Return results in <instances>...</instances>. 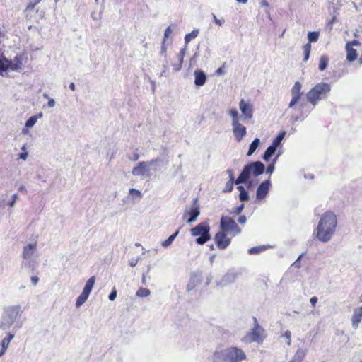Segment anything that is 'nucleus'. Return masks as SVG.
Here are the masks:
<instances>
[{"mask_svg": "<svg viewBox=\"0 0 362 362\" xmlns=\"http://www.w3.org/2000/svg\"><path fill=\"white\" fill-rule=\"evenodd\" d=\"M242 231L241 228L230 216H223L220 219V230L214 235V241L218 249L225 250L231 243L232 238Z\"/></svg>", "mask_w": 362, "mask_h": 362, "instance_id": "obj_1", "label": "nucleus"}, {"mask_svg": "<svg viewBox=\"0 0 362 362\" xmlns=\"http://www.w3.org/2000/svg\"><path fill=\"white\" fill-rule=\"evenodd\" d=\"M337 226V218L332 211L323 213L320 218L317 228L316 238L321 242H328L334 235Z\"/></svg>", "mask_w": 362, "mask_h": 362, "instance_id": "obj_2", "label": "nucleus"}, {"mask_svg": "<svg viewBox=\"0 0 362 362\" xmlns=\"http://www.w3.org/2000/svg\"><path fill=\"white\" fill-rule=\"evenodd\" d=\"M264 170L265 166L262 162H252L243 168V170L235 182L238 185L244 183L250 178L252 174L257 177L262 174Z\"/></svg>", "mask_w": 362, "mask_h": 362, "instance_id": "obj_3", "label": "nucleus"}, {"mask_svg": "<svg viewBox=\"0 0 362 362\" xmlns=\"http://www.w3.org/2000/svg\"><path fill=\"white\" fill-rule=\"evenodd\" d=\"M331 90L330 85L327 83H319L307 93L308 100L313 105L325 98Z\"/></svg>", "mask_w": 362, "mask_h": 362, "instance_id": "obj_4", "label": "nucleus"}, {"mask_svg": "<svg viewBox=\"0 0 362 362\" xmlns=\"http://www.w3.org/2000/svg\"><path fill=\"white\" fill-rule=\"evenodd\" d=\"M216 356H221L223 362H241L246 359V354L241 349L231 346L221 352L215 353Z\"/></svg>", "mask_w": 362, "mask_h": 362, "instance_id": "obj_5", "label": "nucleus"}, {"mask_svg": "<svg viewBox=\"0 0 362 362\" xmlns=\"http://www.w3.org/2000/svg\"><path fill=\"white\" fill-rule=\"evenodd\" d=\"M210 226L207 222H202L190 230V233L194 237H197L196 243L204 245L211 239Z\"/></svg>", "mask_w": 362, "mask_h": 362, "instance_id": "obj_6", "label": "nucleus"}, {"mask_svg": "<svg viewBox=\"0 0 362 362\" xmlns=\"http://www.w3.org/2000/svg\"><path fill=\"white\" fill-rule=\"evenodd\" d=\"M253 319L255 322L254 327L241 339V341L243 343L249 344L252 342H257L260 344L264 339V329L259 325L256 317H254Z\"/></svg>", "mask_w": 362, "mask_h": 362, "instance_id": "obj_7", "label": "nucleus"}, {"mask_svg": "<svg viewBox=\"0 0 362 362\" xmlns=\"http://www.w3.org/2000/svg\"><path fill=\"white\" fill-rule=\"evenodd\" d=\"M23 313L20 305H13L5 308L3 315L4 322L1 325V328L6 329L12 325L14 322L20 317Z\"/></svg>", "mask_w": 362, "mask_h": 362, "instance_id": "obj_8", "label": "nucleus"}, {"mask_svg": "<svg viewBox=\"0 0 362 362\" xmlns=\"http://www.w3.org/2000/svg\"><path fill=\"white\" fill-rule=\"evenodd\" d=\"M95 281V277L91 276L88 280L86 281V284L83 288V290L81 293V294L78 297L76 302V306L80 307L81 305H83L86 300L88 299L89 294L90 291H92V288L94 286Z\"/></svg>", "mask_w": 362, "mask_h": 362, "instance_id": "obj_9", "label": "nucleus"}, {"mask_svg": "<svg viewBox=\"0 0 362 362\" xmlns=\"http://www.w3.org/2000/svg\"><path fill=\"white\" fill-rule=\"evenodd\" d=\"M22 59L19 56H16L13 60L4 59V66L6 67L4 71L8 70L19 71L22 68Z\"/></svg>", "mask_w": 362, "mask_h": 362, "instance_id": "obj_10", "label": "nucleus"}, {"mask_svg": "<svg viewBox=\"0 0 362 362\" xmlns=\"http://www.w3.org/2000/svg\"><path fill=\"white\" fill-rule=\"evenodd\" d=\"M200 214L199 207L197 205V200H194L193 206L189 209L186 210L183 214V218H187V223L194 222Z\"/></svg>", "mask_w": 362, "mask_h": 362, "instance_id": "obj_11", "label": "nucleus"}, {"mask_svg": "<svg viewBox=\"0 0 362 362\" xmlns=\"http://www.w3.org/2000/svg\"><path fill=\"white\" fill-rule=\"evenodd\" d=\"M301 83L299 81L295 82L293 86L291 88V93L293 98L288 105L290 108L293 107V106L298 103V101L300 99L302 96L301 93Z\"/></svg>", "mask_w": 362, "mask_h": 362, "instance_id": "obj_12", "label": "nucleus"}, {"mask_svg": "<svg viewBox=\"0 0 362 362\" xmlns=\"http://www.w3.org/2000/svg\"><path fill=\"white\" fill-rule=\"evenodd\" d=\"M233 132L235 140L240 141L246 134V128L245 126L241 124L239 121H235V123H232Z\"/></svg>", "mask_w": 362, "mask_h": 362, "instance_id": "obj_13", "label": "nucleus"}, {"mask_svg": "<svg viewBox=\"0 0 362 362\" xmlns=\"http://www.w3.org/2000/svg\"><path fill=\"white\" fill-rule=\"evenodd\" d=\"M271 186L269 180L262 182L257 187L256 192V197L257 199H263L265 198L269 192Z\"/></svg>", "mask_w": 362, "mask_h": 362, "instance_id": "obj_14", "label": "nucleus"}, {"mask_svg": "<svg viewBox=\"0 0 362 362\" xmlns=\"http://www.w3.org/2000/svg\"><path fill=\"white\" fill-rule=\"evenodd\" d=\"M239 107L243 115L247 119H251L253 115L252 105L246 102L244 99H241L239 103Z\"/></svg>", "mask_w": 362, "mask_h": 362, "instance_id": "obj_15", "label": "nucleus"}, {"mask_svg": "<svg viewBox=\"0 0 362 362\" xmlns=\"http://www.w3.org/2000/svg\"><path fill=\"white\" fill-rule=\"evenodd\" d=\"M154 160L148 162H139L138 165L134 167L132 170V174L134 175H144L147 171L150 164L153 163Z\"/></svg>", "mask_w": 362, "mask_h": 362, "instance_id": "obj_16", "label": "nucleus"}, {"mask_svg": "<svg viewBox=\"0 0 362 362\" xmlns=\"http://www.w3.org/2000/svg\"><path fill=\"white\" fill-rule=\"evenodd\" d=\"M194 83L196 86H203L206 81V76L204 72L202 70L197 69L194 71Z\"/></svg>", "mask_w": 362, "mask_h": 362, "instance_id": "obj_17", "label": "nucleus"}, {"mask_svg": "<svg viewBox=\"0 0 362 362\" xmlns=\"http://www.w3.org/2000/svg\"><path fill=\"white\" fill-rule=\"evenodd\" d=\"M362 318V306L356 309L351 317L353 327L356 329L358 327Z\"/></svg>", "mask_w": 362, "mask_h": 362, "instance_id": "obj_18", "label": "nucleus"}, {"mask_svg": "<svg viewBox=\"0 0 362 362\" xmlns=\"http://www.w3.org/2000/svg\"><path fill=\"white\" fill-rule=\"evenodd\" d=\"M36 249V243L34 244H28L25 246L23 252V257L24 259L30 258L34 253Z\"/></svg>", "mask_w": 362, "mask_h": 362, "instance_id": "obj_19", "label": "nucleus"}, {"mask_svg": "<svg viewBox=\"0 0 362 362\" xmlns=\"http://www.w3.org/2000/svg\"><path fill=\"white\" fill-rule=\"evenodd\" d=\"M14 335L9 333L7 334V336L2 340L1 342L2 349L0 351V356H1L6 351V349L8 348L11 341L13 338Z\"/></svg>", "mask_w": 362, "mask_h": 362, "instance_id": "obj_20", "label": "nucleus"}, {"mask_svg": "<svg viewBox=\"0 0 362 362\" xmlns=\"http://www.w3.org/2000/svg\"><path fill=\"white\" fill-rule=\"evenodd\" d=\"M346 60L349 62H354L355 61L358 57V54L356 49L351 47H349L346 45Z\"/></svg>", "mask_w": 362, "mask_h": 362, "instance_id": "obj_21", "label": "nucleus"}, {"mask_svg": "<svg viewBox=\"0 0 362 362\" xmlns=\"http://www.w3.org/2000/svg\"><path fill=\"white\" fill-rule=\"evenodd\" d=\"M276 147L274 145L269 146L264 152L263 158L265 161H268L272 156L275 153Z\"/></svg>", "mask_w": 362, "mask_h": 362, "instance_id": "obj_22", "label": "nucleus"}, {"mask_svg": "<svg viewBox=\"0 0 362 362\" xmlns=\"http://www.w3.org/2000/svg\"><path fill=\"white\" fill-rule=\"evenodd\" d=\"M328 63V57L327 55L321 56L319 61V70L321 71H324L327 67Z\"/></svg>", "mask_w": 362, "mask_h": 362, "instance_id": "obj_23", "label": "nucleus"}, {"mask_svg": "<svg viewBox=\"0 0 362 362\" xmlns=\"http://www.w3.org/2000/svg\"><path fill=\"white\" fill-rule=\"evenodd\" d=\"M260 141L258 138L254 139V141L250 144L248 152L247 155L248 156H251L257 149L258 146L259 145Z\"/></svg>", "mask_w": 362, "mask_h": 362, "instance_id": "obj_24", "label": "nucleus"}, {"mask_svg": "<svg viewBox=\"0 0 362 362\" xmlns=\"http://www.w3.org/2000/svg\"><path fill=\"white\" fill-rule=\"evenodd\" d=\"M237 189L240 192L239 198L241 201H247L249 199V195L245 189L244 187L239 185Z\"/></svg>", "mask_w": 362, "mask_h": 362, "instance_id": "obj_25", "label": "nucleus"}, {"mask_svg": "<svg viewBox=\"0 0 362 362\" xmlns=\"http://www.w3.org/2000/svg\"><path fill=\"white\" fill-rule=\"evenodd\" d=\"M179 233V230H177L175 233H174L173 235H171L170 236L168 237V238L167 240H165V241H163L162 243V246L164 247H168L169 245H171V243H173V241L174 240V239L177 237V235H178Z\"/></svg>", "mask_w": 362, "mask_h": 362, "instance_id": "obj_26", "label": "nucleus"}, {"mask_svg": "<svg viewBox=\"0 0 362 362\" xmlns=\"http://www.w3.org/2000/svg\"><path fill=\"white\" fill-rule=\"evenodd\" d=\"M305 355V354L303 351L298 350L290 362H301L304 358Z\"/></svg>", "mask_w": 362, "mask_h": 362, "instance_id": "obj_27", "label": "nucleus"}, {"mask_svg": "<svg viewBox=\"0 0 362 362\" xmlns=\"http://www.w3.org/2000/svg\"><path fill=\"white\" fill-rule=\"evenodd\" d=\"M171 33H172V30H171L170 27H168L165 30L164 38L162 42V52H163V53L166 52V47L165 46V40L168 37V36L171 34Z\"/></svg>", "mask_w": 362, "mask_h": 362, "instance_id": "obj_28", "label": "nucleus"}, {"mask_svg": "<svg viewBox=\"0 0 362 362\" xmlns=\"http://www.w3.org/2000/svg\"><path fill=\"white\" fill-rule=\"evenodd\" d=\"M303 54H304L303 61L304 62H307L308 60V59H309L310 53V50H311V45H310V43L305 44L303 47Z\"/></svg>", "mask_w": 362, "mask_h": 362, "instance_id": "obj_29", "label": "nucleus"}, {"mask_svg": "<svg viewBox=\"0 0 362 362\" xmlns=\"http://www.w3.org/2000/svg\"><path fill=\"white\" fill-rule=\"evenodd\" d=\"M285 134H286V132L284 131L279 132V134L277 135V136L273 140L272 145H274V146H276L277 148L279 146V145L281 144Z\"/></svg>", "mask_w": 362, "mask_h": 362, "instance_id": "obj_30", "label": "nucleus"}, {"mask_svg": "<svg viewBox=\"0 0 362 362\" xmlns=\"http://www.w3.org/2000/svg\"><path fill=\"white\" fill-rule=\"evenodd\" d=\"M150 290L146 288H140L136 293V296L140 298L147 297L150 295Z\"/></svg>", "mask_w": 362, "mask_h": 362, "instance_id": "obj_31", "label": "nucleus"}, {"mask_svg": "<svg viewBox=\"0 0 362 362\" xmlns=\"http://www.w3.org/2000/svg\"><path fill=\"white\" fill-rule=\"evenodd\" d=\"M309 42H317L319 38V33L316 31L309 32L308 34Z\"/></svg>", "mask_w": 362, "mask_h": 362, "instance_id": "obj_32", "label": "nucleus"}, {"mask_svg": "<svg viewBox=\"0 0 362 362\" xmlns=\"http://www.w3.org/2000/svg\"><path fill=\"white\" fill-rule=\"evenodd\" d=\"M265 250L264 246L253 247L248 250V253L250 255H257Z\"/></svg>", "mask_w": 362, "mask_h": 362, "instance_id": "obj_33", "label": "nucleus"}, {"mask_svg": "<svg viewBox=\"0 0 362 362\" xmlns=\"http://www.w3.org/2000/svg\"><path fill=\"white\" fill-rule=\"evenodd\" d=\"M37 116H32L30 117L25 122V127L28 128L32 127L37 120Z\"/></svg>", "mask_w": 362, "mask_h": 362, "instance_id": "obj_34", "label": "nucleus"}, {"mask_svg": "<svg viewBox=\"0 0 362 362\" xmlns=\"http://www.w3.org/2000/svg\"><path fill=\"white\" fill-rule=\"evenodd\" d=\"M233 184L234 180H229L226 184L225 188L223 190V192H230L233 189Z\"/></svg>", "mask_w": 362, "mask_h": 362, "instance_id": "obj_35", "label": "nucleus"}, {"mask_svg": "<svg viewBox=\"0 0 362 362\" xmlns=\"http://www.w3.org/2000/svg\"><path fill=\"white\" fill-rule=\"evenodd\" d=\"M198 35L197 30H193L190 33H188L185 37V40L186 42H189L192 39L195 38Z\"/></svg>", "mask_w": 362, "mask_h": 362, "instance_id": "obj_36", "label": "nucleus"}, {"mask_svg": "<svg viewBox=\"0 0 362 362\" xmlns=\"http://www.w3.org/2000/svg\"><path fill=\"white\" fill-rule=\"evenodd\" d=\"M229 113L232 117V123H235V121H239L238 119V113L237 110L235 109H230L229 110Z\"/></svg>", "mask_w": 362, "mask_h": 362, "instance_id": "obj_37", "label": "nucleus"}, {"mask_svg": "<svg viewBox=\"0 0 362 362\" xmlns=\"http://www.w3.org/2000/svg\"><path fill=\"white\" fill-rule=\"evenodd\" d=\"M245 207V205L244 204H241L240 206L235 207L231 212L230 214H233V215H239L241 214V212L243 211V209Z\"/></svg>", "mask_w": 362, "mask_h": 362, "instance_id": "obj_38", "label": "nucleus"}, {"mask_svg": "<svg viewBox=\"0 0 362 362\" xmlns=\"http://www.w3.org/2000/svg\"><path fill=\"white\" fill-rule=\"evenodd\" d=\"M40 2V0H35L33 1L29 2L27 5L26 9L29 11L33 10Z\"/></svg>", "mask_w": 362, "mask_h": 362, "instance_id": "obj_39", "label": "nucleus"}, {"mask_svg": "<svg viewBox=\"0 0 362 362\" xmlns=\"http://www.w3.org/2000/svg\"><path fill=\"white\" fill-rule=\"evenodd\" d=\"M129 194L132 196H136L139 198L142 197L141 192L139 190L133 188L129 190Z\"/></svg>", "mask_w": 362, "mask_h": 362, "instance_id": "obj_40", "label": "nucleus"}, {"mask_svg": "<svg viewBox=\"0 0 362 362\" xmlns=\"http://www.w3.org/2000/svg\"><path fill=\"white\" fill-rule=\"evenodd\" d=\"M346 45L349 46V47H351L353 46H360L361 45V42L358 40H354L352 41L346 42Z\"/></svg>", "mask_w": 362, "mask_h": 362, "instance_id": "obj_41", "label": "nucleus"}, {"mask_svg": "<svg viewBox=\"0 0 362 362\" xmlns=\"http://www.w3.org/2000/svg\"><path fill=\"white\" fill-rule=\"evenodd\" d=\"M284 336L287 339V344L290 345L291 343V332L290 331H286V332H285Z\"/></svg>", "mask_w": 362, "mask_h": 362, "instance_id": "obj_42", "label": "nucleus"}, {"mask_svg": "<svg viewBox=\"0 0 362 362\" xmlns=\"http://www.w3.org/2000/svg\"><path fill=\"white\" fill-rule=\"evenodd\" d=\"M274 163H275V160L273 161L272 163H270L267 168V173H272L274 170Z\"/></svg>", "mask_w": 362, "mask_h": 362, "instance_id": "obj_43", "label": "nucleus"}, {"mask_svg": "<svg viewBox=\"0 0 362 362\" xmlns=\"http://www.w3.org/2000/svg\"><path fill=\"white\" fill-rule=\"evenodd\" d=\"M116 297H117V291L115 288H113V290L109 295V299L110 300H114Z\"/></svg>", "mask_w": 362, "mask_h": 362, "instance_id": "obj_44", "label": "nucleus"}, {"mask_svg": "<svg viewBox=\"0 0 362 362\" xmlns=\"http://www.w3.org/2000/svg\"><path fill=\"white\" fill-rule=\"evenodd\" d=\"M213 18L214 19L215 23L219 26H221L224 23V20L218 19L214 14H213Z\"/></svg>", "mask_w": 362, "mask_h": 362, "instance_id": "obj_45", "label": "nucleus"}, {"mask_svg": "<svg viewBox=\"0 0 362 362\" xmlns=\"http://www.w3.org/2000/svg\"><path fill=\"white\" fill-rule=\"evenodd\" d=\"M246 221H247V218L245 215H242V216H239V218H238V221L240 224H245L246 223Z\"/></svg>", "mask_w": 362, "mask_h": 362, "instance_id": "obj_46", "label": "nucleus"}, {"mask_svg": "<svg viewBox=\"0 0 362 362\" xmlns=\"http://www.w3.org/2000/svg\"><path fill=\"white\" fill-rule=\"evenodd\" d=\"M182 62H183V57H182V56H180L179 64L176 67L174 68V69L175 71H179L180 69V68L182 66Z\"/></svg>", "mask_w": 362, "mask_h": 362, "instance_id": "obj_47", "label": "nucleus"}, {"mask_svg": "<svg viewBox=\"0 0 362 362\" xmlns=\"http://www.w3.org/2000/svg\"><path fill=\"white\" fill-rule=\"evenodd\" d=\"M310 302L313 307H315V305L317 302V298L316 296H313L310 299Z\"/></svg>", "mask_w": 362, "mask_h": 362, "instance_id": "obj_48", "label": "nucleus"}, {"mask_svg": "<svg viewBox=\"0 0 362 362\" xmlns=\"http://www.w3.org/2000/svg\"><path fill=\"white\" fill-rule=\"evenodd\" d=\"M31 281L33 285H36L39 281V278L36 276H33L31 277Z\"/></svg>", "mask_w": 362, "mask_h": 362, "instance_id": "obj_49", "label": "nucleus"}, {"mask_svg": "<svg viewBox=\"0 0 362 362\" xmlns=\"http://www.w3.org/2000/svg\"><path fill=\"white\" fill-rule=\"evenodd\" d=\"M12 198H13V199H12V201L9 204L10 206H13L15 202L18 199V195L16 194H15L13 195Z\"/></svg>", "mask_w": 362, "mask_h": 362, "instance_id": "obj_50", "label": "nucleus"}, {"mask_svg": "<svg viewBox=\"0 0 362 362\" xmlns=\"http://www.w3.org/2000/svg\"><path fill=\"white\" fill-rule=\"evenodd\" d=\"M27 156H28V153H26V152H23V153H21L19 154V158L23 160H25L27 158Z\"/></svg>", "mask_w": 362, "mask_h": 362, "instance_id": "obj_51", "label": "nucleus"}, {"mask_svg": "<svg viewBox=\"0 0 362 362\" xmlns=\"http://www.w3.org/2000/svg\"><path fill=\"white\" fill-rule=\"evenodd\" d=\"M227 173L229 175V177H230V180H234V177H233V172L232 170H227Z\"/></svg>", "mask_w": 362, "mask_h": 362, "instance_id": "obj_52", "label": "nucleus"}, {"mask_svg": "<svg viewBox=\"0 0 362 362\" xmlns=\"http://www.w3.org/2000/svg\"><path fill=\"white\" fill-rule=\"evenodd\" d=\"M6 67L4 66V61L0 59V72L5 71Z\"/></svg>", "mask_w": 362, "mask_h": 362, "instance_id": "obj_53", "label": "nucleus"}, {"mask_svg": "<svg viewBox=\"0 0 362 362\" xmlns=\"http://www.w3.org/2000/svg\"><path fill=\"white\" fill-rule=\"evenodd\" d=\"M139 158V155L138 153L134 154V156L130 158L133 161H136Z\"/></svg>", "mask_w": 362, "mask_h": 362, "instance_id": "obj_54", "label": "nucleus"}, {"mask_svg": "<svg viewBox=\"0 0 362 362\" xmlns=\"http://www.w3.org/2000/svg\"><path fill=\"white\" fill-rule=\"evenodd\" d=\"M55 105V102L53 99H49L48 101V105L49 107H54Z\"/></svg>", "mask_w": 362, "mask_h": 362, "instance_id": "obj_55", "label": "nucleus"}, {"mask_svg": "<svg viewBox=\"0 0 362 362\" xmlns=\"http://www.w3.org/2000/svg\"><path fill=\"white\" fill-rule=\"evenodd\" d=\"M261 5L262 6H266V7L269 6V4H268V2L266 0H262Z\"/></svg>", "mask_w": 362, "mask_h": 362, "instance_id": "obj_56", "label": "nucleus"}, {"mask_svg": "<svg viewBox=\"0 0 362 362\" xmlns=\"http://www.w3.org/2000/svg\"><path fill=\"white\" fill-rule=\"evenodd\" d=\"M223 73V68L222 67H220L218 68L217 70H216V74H222Z\"/></svg>", "mask_w": 362, "mask_h": 362, "instance_id": "obj_57", "label": "nucleus"}, {"mask_svg": "<svg viewBox=\"0 0 362 362\" xmlns=\"http://www.w3.org/2000/svg\"><path fill=\"white\" fill-rule=\"evenodd\" d=\"M18 190L21 192H26V189L23 185L20 186V187L18 188Z\"/></svg>", "mask_w": 362, "mask_h": 362, "instance_id": "obj_58", "label": "nucleus"}, {"mask_svg": "<svg viewBox=\"0 0 362 362\" xmlns=\"http://www.w3.org/2000/svg\"><path fill=\"white\" fill-rule=\"evenodd\" d=\"M69 88L72 90H75V84L74 83H71L70 85H69Z\"/></svg>", "mask_w": 362, "mask_h": 362, "instance_id": "obj_59", "label": "nucleus"}, {"mask_svg": "<svg viewBox=\"0 0 362 362\" xmlns=\"http://www.w3.org/2000/svg\"><path fill=\"white\" fill-rule=\"evenodd\" d=\"M238 2L242 3V4H246L247 2V0H236Z\"/></svg>", "mask_w": 362, "mask_h": 362, "instance_id": "obj_60", "label": "nucleus"}, {"mask_svg": "<svg viewBox=\"0 0 362 362\" xmlns=\"http://www.w3.org/2000/svg\"><path fill=\"white\" fill-rule=\"evenodd\" d=\"M359 63L361 64H362V54L361 55L360 58H359Z\"/></svg>", "mask_w": 362, "mask_h": 362, "instance_id": "obj_61", "label": "nucleus"}, {"mask_svg": "<svg viewBox=\"0 0 362 362\" xmlns=\"http://www.w3.org/2000/svg\"><path fill=\"white\" fill-rule=\"evenodd\" d=\"M22 150H25V145H23V146L22 147Z\"/></svg>", "mask_w": 362, "mask_h": 362, "instance_id": "obj_62", "label": "nucleus"}]
</instances>
